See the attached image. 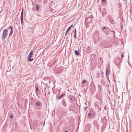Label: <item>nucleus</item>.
<instances>
[{"label":"nucleus","instance_id":"0eeeda50","mask_svg":"<svg viewBox=\"0 0 132 132\" xmlns=\"http://www.w3.org/2000/svg\"><path fill=\"white\" fill-rule=\"evenodd\" d=\"M35 104L37 106H40L42 105V103L40 102H39L36 103Z\"/></svg>","mask_w":132,"mask_h":132},{"label":"nucleus","instance_id":"39448f33","mask_svg":"<svg viewBox=\"0 0 132 132\" xmlns=\"http://www.w3.org/2000/svg\"><path fill=\"white\" fill-rule=\"evenodd\" d=\"M85 21L88 23H90L92 21V18L90 17H88L86 19Z\"/></svg>","mask_w":132,"mask_h":132},{"label":"nucleus","instance_id":"f3484780","mask_svg":"<svg viewBox=\"0 0 132 132\" xmlns=\"http://www.w3.org/2000/svg\"><path fill=\"white\" fill-rule=\"evenodd\" d=\"M33 58H32V59H30V58H28V61H29V62H30V61H33Z\"/></svg>","mask_w":132,"mask_h":132},{"label":"nucleus","instance_id":"cd10ccee","mask_svg":"<svg viewBox=\"0 0 132 132\" xmlns=\"http://www.w3.org/2000/svg\"><path fill=\"white\" fill-rule=\"evenodd\" d=\"M65 132H69L68 130H67L65 131Z\"/></svg>","mask_w":132,"mask_h":132},{"label":"nucleus","instance_id":"aec40b11","mask_svg":"<svg viewBox=\"0 0 132 132\" xmlns=\"http://www.w3.org/2000/svg\"><path fill=\"white\" fill-rule=\"evenodd\" d=\"M21 23L22 24L23 22V17H20Z\"/></svg>","mask_w":132,"mask_h":132},{"label":"nucleus","instance_id":"6e6552de","mask_svg":"<svg viewBox=\"0 0 132 132\" xmlns=\"http://www.w3.org/2000/svg\"><path fill=\"white\" fill-rule=\"evenodd\" d=\"M32 54L33 53L32 52V51L30 52L29 53V55L28 56V58H30L32 57Z\"/></svg>","mask_w":132,"mask_h":132},{"label":"nucleus","instance_id":"9b49d317","mask_svg":"<svg viewBox=\"0 0 132 132\" xmlns=\"http://www.w3.org/2000/svg\"><path fill=\"white\" fill-rule=\"evenodd\" d=\"M75 54L76 55H79V53L78 51H77L76 50H75Z\"/></svg>","mask_w":132,"mask_h":132},{"label":"nucleus","instance_id":"f257e3e1","mask_svg":"<svg viewBox=\"0 0 132 132\" xmlns=\"http://www.w3.org/2000/svg\"><path fill=\"white\" fill-rule=\"evenodd\" d=\"M8 30L7 29H4L3 31L2 34V39H5L7 37L8 34Z\"/></svg>","mask_w":132,"mask_h":132},{"label":"nucleus","instance_id":"20e7f679","mask_svg":"<svg viewBox=\"0 0 132 132\" xmlns=\"http://www.w3.org/2000/svg\"><path fill=\"white\" fill-rule=\"evenodd\" d=\"M108 19L109 20L110 23L112 24H114V22L113 20L112 19V18L110 15L108 16Z\"/></svg>","mask_w":132,"mask_h":132},{"label":"nucleus","instance_id":"9d476101","mask_svg":"<svg viewBox=\"0 0 132 132\" xmlns=\"http://www.w3.org/2000/svg\"><path fill=\"white\" fill-rule=\"evenodd\" d=\"M110 74L108 70V68H106V74L107 77H108V76Z\"/></svg>","mask_w":132,"mask_h":132},{"label":"nucleus","instance_id":"dca6fc26","mask_svg":"<svg viewBox=\"0 0 132 132\" xmlns=\"http://www.w3.org/2000/svg\"><path fill=\"white\" fill-rule=\"evenodd\" d=\"M88 105H88L87 106H84L83 109H84V111H85L87 109V108L88 107Z\"/></svg>","mask_w":132,"mask_h":132},{"label":"nucleus","instance_id":"f8f14e48","mask_svg":"<svg viewBox=\"0 0 132 132\" xmlns=\"http://www.w3.org/2000/svg\"><path fill=\"white\" fill-rule=\"evenodd\" d=\"M77 30L76 28H75L74 30V37L75 38H76V35H77Z\"/></svg>","mask_w":132,"mask_h":132},{"label":"nucleus","instance_id":"6ab92c4d","mask_svg":"<svg viewBox=\"0 0 132 132\" xmlns=\"http://www.w3.org/2000/svg\"><path fill=\"white\" fill-rule=\"evenodd\" d=\"M73 25H72L71 26H70L67 29V31H68L70 29L71 27Z\"/></svg>","mask_w":132,"mask_h":132},{"label":"nucleus","instance_id":"4468645a","mask_svg":"<svg viewBox=\"0 0 132 132\" xmlns=\"http://www.w3.org/2000/svg\"><path fill=\"white\" fill-rule=\"evenodd\" d=\"M23 8H22V11L21 12V15L20 17H23Z\"/></svg>","mask_w":132,"mask_h":132},{"label":"nucleus","instance_id":"7ed1b4c3","mask_svg":"<svg viewBox=\"0 0 132 132\" xmlns=\"http://www.w3.org/2000/svg\"><path fill=\"white\" fill-rule=\"evenodd\" d=\"M10 29H11V31L9 35V38L12 35L13 31V28L12 26H10L8 28V30Z\"/></svg>","mask_w":132,"mask_h":132},{"label":"nucleus","instance_id":"b1692460","mask_svg":"<svg viewBox=\"0 0 132 132\" xmlns=\"http://www.w3.org/2000/svg\"><path fill=\"white\" fill-rule=\"evenodd\" d=\"M13 116L12 114H11L10 115V117L11 118H13Z\"/></svg>","mask_w":132,"mask_h":132},{"label":"nucleus","instance_id":"c756f323","mask_svg":"<svg viewBox=\"0 0 132 132\" xmlns=\"http://www.w3.org/2000/svg\"><path fill=\"white\" fill-rule=\"evenodd\" d=\"M65 113H66L65 112V113H64V114H65Z\"/></svg>","mask_w":132,"mask_h":132},{"label":"nucleus","instance_id":"393cba45","mask_svg":"<svg viewBox=\"0 0 132 132\" xmlns=\"http://www.w3.org/2000/svg\"><path fill=\"white\" fill-rule=\"evenodd\" d=\"M68 32V31H67H67H66V32L65 33V36H66V35L67 34Z\"/></svg>","mask_w":132,"mask_h":132},{"label":"nucleus","instance_id":"2eb2a0df","mask_svg":"<svg viewBox=\"0 0 132 132\" xmlns=\"http://www.w3.org/2000/svg\"><path fill=\"white\" fill-rule=\"evenodd\" d=\"M39 6L37 4L36 5V8L37 11H38L39 10Z\"/></svg>","mask_w":132,"mask_h":132},{"label":"nucleus","instance_id":"a878e982","mask_svg":"<svg viewBox=\"0 0 132 132\" xmlns=\"http://www.w3.org/2000/svg\"><path fill=\"white\" fill-rule=\"evenodd\" d=\"M105 1V0H102V1L104 3V2Z\"/></svg>","mask_w":132,"mask_h":132},{"label":"nucleus","instance_id":"5701e85b","mask_svg":"<svg viewBox=\"0 0 132 132\" xmlns=\"http://www.w3.org/2000/svg\"><path fill=\"white\" fill-rule=\"evenodd\" d=\"M39 88L38 87H36V90L37 92L38 91Z\"/></svg>","mask_w":132,"mask_h":132},{"label":"nucleus","instance_id":"4be33fe9","mask_svg":"<svg viewBox=\"0 0 132 132\" xmlns=\"http://www.w3.org/2000/svg\"><path fill=\"white\" fill-rule=\"evenodd\" d=\"M111 32H113V35H114L115 34V31L114 30H111Z\"/></svg>","mask_w":132,"mask_h":132},{"label":"nucleus","instance_id":"ddd939ff","mask_svg":"<svg viewBox=\"0 0 132 132\" xmlns=\"http://www.w3.org/2000/svg\"><path fill=\"white\" fill-rule=\"evenodd\" d=\"M85 83L86 84L87 83L88 84V82L86 80L84 79L82 80V84H84Z\"/></svg>","mask_w":132,"mask_h":132},{"label":"nucleus","instance_id":"c85d7f7f","mask_svg":"<svg viewBox=\"0 0 132 132\" xmlns=\"http://www.w3.org/2000/svg\"><path fill=\"white\" fill-rule=\"evenodd\" d=\"M85 105H87V103H85Z\"/></svg>","mask_w":132,"mask_h":132},{"label":"nucleus","instance_id":"423d86ee","mask_svg":"<svg viewBox=\"0 0 132 132\" xmlns=\"http://www.w3.org/2000/svg\"><path fill=\"white\" fill-rule=\"evenodd\" d=\"M65 95V94L64 93L62 94L60 96H58L57 97V98L59 99H61L62 98V97Z\"/></svg>","mask_w":132,"mask_h":132},{"label":"nucleus","instance_id":"412c9836","mask_svg":"<svg viewBox=\"0 0 132 132\" xmlns=\"http://www.w3.org/2000/svg\"><path fill=\"white\" fill-rule=\"evenodd\" d=\"M116 60H117V62H119V63H120V58H119L118 59H117Z\"/></svg>","mask_w":132,"mask_h":132},{"label":"nucleus","instance_id":"a211bd4d","mask_svg":"<svg viewBox=\"0 0 132 132\" xmlns=\"http://www.w3.org/2000/svg\"><path fill=\"white\" fill-rule=\"evenodd\" d=\"M92 115V114L91 113H89L88 115V117H91Z\"/></svg>","mask_w":132,"mask_h":132},{"label":"nucleus","instance_id":"f03ea898","mask_svg":"<svg viewBox=\"0 0 132 132\" xmlns=\"http://www.w3.org/2000/svg\"><path fill=\"white\" fill-rule=\"evenodd\" d=\"M102 31H104L106 35L110 33V29L107 27H103L102 29Z\"/></svg>","mask_w":132,"mask_h":132},{"label":"nucleus","instance_id":"1a4fd4ad","mask_svg":"<svg viewBox=\"0 0 132 132\" xmlns=\"http://www.w3.org/2000/svg\"><path fill=\"white\" fill-rule=\"evenodd\" d=\"M74 98L73 97H69V99L71 100V101H70V102L71 103H72L73 102V101H74V100L73 99V98Z\"/></svg>","mask_w":132,"mask_h":132},{"label":"nucleus","instance_id":"bb28decb","mask_svg":"<svg viewBox=\"0 0 132 132\" xmlns=\"http://www.w3.org/2000/svg\"><path fill=\"white\" fill-rule=\"evenodd\" d=\"M121 56H122V58H123V54H122V55H121Z\"/></svg>","mask_w":132,"mask_h":132}]
</instances>
